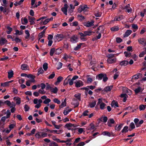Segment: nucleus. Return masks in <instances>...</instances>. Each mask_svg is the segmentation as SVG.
<instances>
[{
	"label": "nucleus",
	"mask_w": 146,
	"mask_h": 146,
	"mask_svg": "<svg viewBox=\"0 0 146 146\" xmlns=\"http://www.w3.org/2000/svg\"><path fill=\"white\" fill-rule=\"evenodd\" d=\"M33 102L34 104H36L35 106V107L38 109L41 106V103L42 102V101L41 99L38 100L36 98L33 100Z\"/></svg>",
	"instance_id": "1"
},
{
	"label": "nucleus",
	"mask_w": 146,
	"mask_h": 146,
	"mask_svg": "<svg viewBox=\"0 0 146 146\" xmlns=\"http://www.w3.org/2000/svg\"><path fill=\"white\" fill-rule=\"evenodd\" d=\"M78 38L77 36L76 35H74L70 37V40L72 43H75L78 42Z\"/></svg>",
	"instance_id": "2"
},
{
	"label": "nucleus",
	"mask_w": 146,
	"mask_h": 146,
	"mask_svg": "<svg viewBox=\"0 0 146 146\" xmlns=\"http://www.w3.org/2000/svg\"><path fill=\"white\" fill-rule=\"evenodd\" d=\"M68 5L67 4H65L64 7L61 8V11L63 12V13L66 15H67V9L68 8Z\"/></svg>",
	"instance_id": "3"
},
{
	"label": "nucleus",
	"mask_w": 146,
	"mask_h": 146,
	"mask_svg": "<svg viewBox=\"0 0 146 146\" xmlns=\"http://www.w3.org/2000/svg\"><path fill=\"white\" fill-rule=\"evenodd\" d=\"M139 43L142 45H146V39L144 38H140L138 40Z\"/></svg>",
	"instance_id": "4"
},
{
	"label": "nucleus",
	"mask_w": 146,
	"mask_h": 146,
	"mask_svg": "<svg viewBox=\"0 0 146 146\" xmlns=\"http://www.w3.org/2000/svg\"><path fill=\"white\" fill-rule=\"evenodd\" d=\"M102 134L104 135H106L110 137L111 136H113L114 135L112 132L111 133L107 131H104L102 132Z\"/></svg>",
	"instance_id": "5"
},
{
	"label": "nucleus",
	"mask_w": 146,
	"mask_h": 146,
	"mask_svg": "<svg viewBox=\"0 0 146 146\" xmlns=\"http://www.w3.org/2000/svg\"><path fill=\"white\" fill-rule=\"evenodd\" d=\"M65 127H66L69 130H73L74 129L72 128H71V127H75L76 126L73 124L69 123L66 124L65 125Z\"/></svg>",
	"instance_id": "6"
},
{
	"label": "nucleus",
	"mask_w": 146,
	"mask_h": 146,
	"mask_svg": "<svg viewBox=\"0 0 146 146\" xmlns=\"http://www.w3.org/2000/svg\"><path fill=\"white\" fill-rule=\"evenodd\" d=\"M54 38L58 41H60L62 40L64 38V36L63 35H56Z\"/></svg>",
	"instance_id": "7"
},
{
	"label": "nucleus",
	"mask_w": 146,
	"mask_h": 146,
	"mask_svg": "<svg viewBox=\"0 0 146 146\" xmlns=\"http://www.w3.org/2000/svg\"><path fill=\"white\" fill-rule=\"evenodd\" d=\"M123 10H125V11L128 13L131 12L132 11L131 8L130 7L129 4H128L127 5H126L123 8Z\"/></svg>",
	"instance_id": "8"
},
{
	"label": "nucleus",
	"mask_w": 146,
	"mask_h": 146,
	"mask_svg": "<svg viewBox=\"0 0 146 146\" xmlns=\"http://www.w3.org/2000/svg\"><path fill=\"white\" fill-rule=\"evenodd\" d=\"M75 86L76 87L78 88L82 86L83 85V82L81 80H78L75 82Z\"/></svg>",
	"instance_id": "9"
},
{
	"label": "nucleus",
	"mask_w": 146,
	"mask_h": 146,
	"mask_svg": "<svg viewBox=\"0 0 146 146\" xmlns=\"http://www.w3.org/2000/svg\"><path fill=\"white\" fill-rule=\"evenodd\" d=\"M21 69L23 70H29V67L28 66L27 64H23L21 66Z\"/></svg>",
	"instance_id": "10"
},
{
	"label": "nucleus",
	"mask_w": 146,
	"mask_h": 146,
	"mask_svg": "<svg viewBox=\"0 0 146 146\" xmlns=\"http://www.w3.org/2000/svg\"><path fill=\"white\" fill-rule=\"evenodd\" d=\"M72 104L74 106V108H76L78 106L79 103L77 100L74 99L72 102Z\"/></svg>",
	"instance_id": "11"
},
{
	"label": "nucleus",
	"mask_w": 146,
	"mask_h": 146,
	"mask_svg": "<svg viewBox=\"0 0 146 146\" xmlns=\"http://www.w3.org/2000/svg\"><path fill=\"white\" fill-rule=\"evenodd\" d=\"M47 29V27H46L45 29L43 31L40 33L38 34V40H39L40 39L42 38L44 35V33L45 32V30L46 29Z\"/></svg>",
	"instance_id": "12"
},
{
	"label": "nucleus",
	"mask_w": 146,
	"mask_h": 146,
	"mask_svg": "<svg viewBox=\"0 0 146 146\" xmlns=\"http://www.w3.org/2000/svg\"><path fill=\"white\" fill-rule=\"evenodd\" d=\"M132 31L131 30H128L125 32L123 35L124 37L128 36L132 33Z\"/></svg>",
	"instance_id": "13"
},
{
	"label": "nucleus",
	"mask_w": 146,
	"mask_h": 146,
	"mask_svg": "<svg viewBox=\"0 0 146 146\" xmlns=\"http://www.w3.org/2000/svg\"><path fill=\"white\" fill-rule=\"evenodd\" d=\"M129 63V62L127 61L123 60L121 62L119 63V65L122 66H126Z\"/></svg>",
	"instance_id": "14"
},
{
	"label": "nucleus",
	"mask_w": 146,
	"mask_h": 146,
	"mask_svg": "<svg viewBox=\"0 0 146 146\" xmlns=\"http://www.w3.org/2000/svg\"><path fill=\"white\" fill-rule=\"evenodd\" d=\"M142 76V75L141 74L138 73L136 75L133 76V78L135 80H137L141 78Z\"/></svg>",
	"instance_id": "15"
},
{
	"label": "nucleus",
	"mask_w": 146,
	"mask_h": 146,
	"mask_svg": "<svg viewBox=\"0 0 146 146\" xmlns=\"http://www.w3.org/2000/svg\"><path fill=\"white\" fill-rule=\"evenodd\" d=\"M113 88V86H108L106 87L105 88L104 90L106 92H108L110 91Z\"/></svg>",
	"instance_id": "16"
},
{
	"label": "nucleus",
	"mask_w": 146,
	"mask_h": 146,
	"mask_svg": "<svg viewBox=\"0 0 146 146\" xmlns=\"http://www.w3.org/2000/svg\"><path fill=\"white\" fill-rule=\"evenodd\" d=\"M50 91L56 94L58 92V89L56 87H54V88L52 87Z\"/></svg>",
	"instance_id": "17"
},
{
	"label": "nucleus",
	"mask_w": 146,
	"mask_h": 146,
	"mask_svg": "<svg viewBox=\"0 0 146 146\" xmlns=\"http://www.w3.org/2000/svg\"><path fill=\"white\" fill-rule=\"evenodd\" d=\"M7 42V40L5 38H1L0 40V44L1 45H3Z\"/></svg>",
	"instance_id": "18"
},
{
	"label": "nucleus",
	"mask_w": 146,
	"mask_h": 146,
	"mask_svg": "<svg viewBox=\"0 0 146 146\" xmlns=\"http://www.w3.org/2000/svg\"><path fill=\"white\" fill-rule=\"evenodd\" d=\"M104 74L101 73L96 76V78L99 80H101L103 77Z\"/></svg>",
	"instance_id": "19"
},
{
	"label": "nucleus",
	"mask_w": 146,
	"mask_h": 146,
	"mask_svg": "<svg viewBox=\"0 0 146 146\" xmlns=\"http://www.w3.org/2000/svg\"><path fill=\"white\" fill-rule=\"evenodd\" d=\"M116 58H114L113 59H111V58H108L107 60V62L110 64H111L115 62H116Z\"/></svg>",
	"instance_id": "20"
},
{
	"label": "nucleus",
	"mask_w": 146,
	"mask_h": 146,
	"mask_svg": "<svg viewBox=\"0 0 146 146\" xmlns=\"http://www.w3.org/2000/svg\"><path fill=\"white\" fill-rule=\"evenodd\" d=\"M96 103V101L95 100L93 102H90L89 103V106L91 108H92L95 107Z\"/></svg>",
	"instance_id": "21"
},
{
	"label": "nucleus",
	"mask_w": 146,
	"mask_h": 146,
	"mask_svg": "<svg viewBox=\"0 0 146 146\" xmlns=\"http://www.w3.org/2000/svg\"><path fill=\"white\" fill-rule=\"evenodd\" d=\"M122 126V124H121L118 125H116L115 126V129L117 131H119L120 130Z\"/></svg>",
	"instance_id": "22"
},
{
	"label": "nucleus",
	"mask_w": 146,
	"mask_h": 146,
	"mask_svg": "<svg viewBox=\"0 0 146 146\" xmlns=\"http://www.w3.org/2000/svg\"><path fill=\"white\" fill-rule=\"evenodd\" d=\"M69 76H68L64 80L63 84L64 85H67L69 83V81L70 80V78H69Z\"/></svg>",
	"instance_id": "23"
},
{
	"label": "nucleus",
	"mask_w": 146,
	"mask_h": 146,
	"mask_svg": "<svg viewBox=\"0 0 146 146\" xmlns=\"http://www.w3.org/2000/svg\"><path fill=\"white\" fill-rule=\"evenodd\" d=\"M102 14V13L101 12L97 11L95 12L94 15L96 17H99L101 16Z\"/></svg>",
	"instance_id": "24"
},
{
	"label": "nucleus",
	"mask_w": 146,
	"mask_h": 146,
	"mask_svg": "<svg viewBox=\"0 0 146 146\" xmlns=\"http://www.w3.org/2000/svg\"><path fill=\"white\" fill-rule=\"evenodd\" d=\"M108 120V118L106 116H104L103 117L101 118L100 119V121H101L104 122V123H106Z\"/></svg>",
	"instance_id": "25"
},
{
	"label": "nucleus",
	"mask_w": 146,
	"mask_h": 146,
	"mask_svg": "<svg viewBox=\"0 0 146 146\" xmlns=\"http://www.w3.org/2000/svg\"><path fill=\"white\" fill-rule=\"evenodd\" d=\"M94 128V124L92 123H91L87 128V129L89 130H92Z\"/></svg>",
	"instance_id": "26"
},
{
	"label": "nucleus",
	"mask_w": 146,
	"mask_h": 146,
	"mask_svg": "<svg viewBox=\"0 0 146 146\" xmlns=\"http://www.w3.org/2000/svg\"><path fill=\"white\" fill-rule=\"evenodd\" d=\"M134 91L136 94H137L140 92H142L141 88L140 87H139L134 90Z\"/></svg>",
	"instance_id": "27"
},
{
	"label": "nucleus",
	"mask_w": 146,
	"mask_h": 146,
	"mask_svg": "<svg viewBox=\"0 0 146 146\" xmlns=\"http://www.w3.org/2000/svg\"><path fill=\"white\" fill-rule=\"evenodd\" d=\"M25 33L26 35L25 36V38L26 39H28L29 38L30 35L28 30H26L25 31Z\"/></svg>",
	"instance_id": "28"
},
{
	"label": "nucleus",
	"mask_w": 146,
	"mask_h": 146,
	"mask_svg": "<svg viewBox=\"0 0 146 146\" xmlns=\"http://www.w3.org/2000/svg\"><path fill=\"white\" fill-rule=\"evenodd\" d=\"M66 99H65L64 101L62 102L60 106V108H63V107H65L66 105Z\"/></svg>",
	"instance_id": "29"
},
{
	"label": "nucleus",
	"mask_w": 146,
	"mask_h": 146,
	"mask_svg": "<svg viewBox=\"0 0 146 146\" xmlns=\"http://www.w3.org/2000/svg\"><path fill=\"white\" fill-rule=\"evenodd\" d=\"M111 105L112 107H113L114 106H115L116 107H119L117 102H116L114 100H113L112 101V103L111 104Z\"/></svg>",
	"instance_id": "30"
},
{
	"label": "nucleus",
	"mask_w": 146,
	"mask_h": 146,
	"mask_svg": "<svg viewBox=\"0 0 146 146\" xmlns=\"http://www.w3.org/2000/svg\"><path fill=\"white\" fill-rule=\"evenodd\" d=\"M43 68L44 71H46L48 68V64L46 62H45L44 63L43 66Z\"/></svg>",
	"instance_id": "31"
},
{
	"label": "nucleus",
	"mask_w": 146,
	"mask_h": 146,
	"mask_svg": "<svg viewBox=\"0 0 146 146\" xmlns=\"http://www.w3.org/2000/svg\"><path fill=\"white\" fill-rule=\"evenodd\" d=\"M15 98H16L15 99V100L16 101V104L18 105L20 104L21 102V98L18 97L17 98L14 97V99L15 100Z\"/></svg>",
	"instance_id": "32"
},
{
	"label": "nucleus",
	"mask_w": 146,
	"mask_h": 146,
	"mask_svg": "<svg viewBox=\"0 0 146 146\" xmlns=\"http://www.w3.org/2000/svg\"><path fill=\"white\" fill-rule=\"evenodd\" d=\"M119 29V27L117 26L113 27L111 28V30L113 31H117Z\"/></svg>",
	"instance_id": "33"
},
{
	"label": "nucleus",
	"mask_w": 146,
	"mask_h": 146,
	"mask_svg": "<svg viewBox=\"0 0 146 146\" xmlns=\"http://www.w3.org/2000/svg\"><path fill=\"white\" fill-rule=\"evenodd\" d=\"M55 50V54H59L61 53L62 50L60 48H58Z\"/></svg>",
	"instance_id": "34"
},
{
	"label": "nucleus",
	"mask_w": 146,
	"mask_h": 146,
	"mask_svg": "<svg viewBox=\"0 0 146 146\" xmlns=\"http://www.w3.org/2000/svg\"><path fill=\"white\" fill-rule=\"evenodd\" d=\"M83 44L82 43H80L79 44L77 45V46L74 48V50H77L79 49L81 47V45Z\"/></svg>",
	"instance_id": "35"
},
{
	"label": "nucleus",
	"mask_w": 146,
	"mask_h": 146,
	"mask_svg": "<svg viewBox=\"0 0 146 146\" xmlns=\"http://www.w3.org/2000/svg\"><path fill=\"white\" fill-rule=\"evenodd\" d=\"M93 22H88L86 24V26L87 27H90L94 25Z\"/></svg>",
	"instance_id": "36"
},
{
	"label": "nucleus",
	"mask_w": 146,
	"mask_h": 146,
	"mask_svg": "<svg viewBox=\"0 0 146 146\" xmlns=\"http://www.w3.org/2000/svg\"><path fill=\"white\" fill-rule=\"evenodd\" d=\"M13 72L11 70V72H8V78L10 79L13 77Z\"/></svg>",
	"instance_id": "37"
},
{
	"label": "nucleus",
	"mask_w": 146,
	"mask_h": 146,
	"mask_svg": "<svg viewBox=\"0 0 146 146\" xmlns=\"http://www.w3.org/2000/svg\"><path fill=\"white\" fill-rule=\"evenodd\" d=\"M106 106V104L104 103H102V104H100V108L101 110H103L105 108V107Z\"/></svg>",
	"instance_id": "38"
},
{
	"label": "nucleus",
	"mask_w": 146,
	"mask_h": 146,
	"mask_svg": "<svg viewBox=\"0 0 146 146\" xmlns=\"http://www.w3.org/2000/svg\"><path fill=\"white\" fill-rule=\"evenodd\" d=\"M7 28L8 30V31H7V34H9L13 31L12 28L9 26L7 27Z\"/></svg>",
	"instance_id": "39"
},
{
	"label": "nucleus",
	"mask_w": 146,
	"mask_h": 146,
	"mask_svg": "<svg viewBox=\"0 0 146 146\" xmlns=\"http://www.w3.org/2000/svg\"><path fill=\"white\" fill-rule=\"evenodd\" d=\"M128 126H125L124 127L123 129L121 131V132L122 133H126L128 131Z\"/></svg>",
	"instance_id": "40"
},
{
	"label": "nucleus",
	"mask_w": 146,
	"mask_h": 146,
	"mask_svg": "<svg viewBox=\"0 0 146 146\" xmlns=\"http://www.w3.org/2000/svg\"><path fill=\"white\" fill-rule=\"evenodd\" d=\"M80 95V94L78 93L75 94L74 96L78 100L80 101L81 100Z\"/></svg>",
	"instance_id": "41"
},
{
	"label": "nucleus",
	"mask_w": 146,
	"mask_h": 146,
	"mask_svg": "<svg viewBox=\"0 0 146 146\" xmlns=\"http://www.w3.org/2000/svg\"><path fill=\"white\" fill-rule=\"evenodd\" d=\"M139 121V119L138 118H135L134 120V121L137 127H139V125L138 124Z\"/></svg>",
	"instance_id": "42"
},
{
	"label": "nucleus",
	"mask_w": 146,
	"mask_h": 146,
	"mask_svg": "<svg viewBox=\"0 0 146 146\" xmlns=\"http://www.w3.org/2000/svg\"><path fill=\"white\" fill-rule=\"evenodd\" d=\"M29 21L30 22L31 25H33L35 24V22L33 21L32 19L31 18V17H29Z\"/></svg>",
	"instance_id": "43"
},
{
	"label": "nucleus",
	"mask_w": 146,
	"mask_h": 146,
	"mask_svg": "<svg viewBox=\"0 0 146 146\" xmlns=\"http://www.w3.org/2000/svg\"><path fill=\"white\" fill-rule=\"evenodd\" d=\"M44 72V71L43 70L42 67L38 69V74L39 75L40 74L43 73Z\"/></svg>",
	"instance_id": "44"
},
{
	"label": "nucleus",
	"mask_w": 146,
	"mask_h": 146,
	"mask_svg": "<svg viewBox=\"0 0 146 146\" xmlns=\"http://www.w3.org/2000/svg\"><path fill=\"white\" fill-rule=\"evenodd\" d=\"M55 51L54 48H51L50 52V55L51 56H52L54 53H55Z\"/></svg>",
	"instance_id": "45"
},
{
	"label": "nucleus",
	"mask_w": 146,
	"mask_h": 146,
	"mask_svg": "<svg viewBox=\"0 0 146 146\" xmlns=\"http://www.w3.org/2000/svg\"><path fill=\"white\" fill-rule=\"evenodd\" d=\"M6 117L8 118H9L10 117V115L11 114V112H10L9 110H7V111L6 113Z\"/></svg>",
	"instance_id": "46"
},
{
	"label": "nucleus",
	"mask_w": 146,
	"mask_h": 146,
	"mask_svg": "<svg viewBox=\"0 0 146 146\" xmlns=\"http://www.w3.org/2000/svg\"><path fill=\"white\" fill-rule=\"evenodd\" d=\"M9 84L8 82H6L3 83H1V86H3V87H5L6 86H8Z\"/></svg>",
	"instance_id": "47"
},
{
	"label": "nucleus",
	"mask_w": 146,
	"mask_h": 146,
	"mask_svg": "<svg viewBox=\"0 0 146 146\" xmlns=\"http://www.w3.org/2000/svg\"><path fill=\"white\" fill-rule=\"evenodd\" d=\"M55 76V74L54 72H53L48 78L49 79H51L53 78Z\"/></svg>",
	"instance_id": "48"
},
{
	"label": "nucleus",
	"mask_w": 146,
	"mask_h": 146,
	"mask_svg": "<svg viewBox=\"0 0 146 146\" xmlns=\"http://www.w3.org/2000/svg\"><path fill=\"white\" fill-rule=\"evenodd\" d=\"M108 79V78L107 77L106 75L104 74L103 76V81L104 82H106Z\"/></svg>",
	"instance_id": "49"
},
{
	"label": "nucleus",
	"mask_w": 146,
	"mask_h": 146,
	"mask_svg": "<svg viewBox=\"0 0 146 146\" xmlns=\"http://www.w3.org/2000/svg\"><path fill=\"white\" fill-rule=\"evenodd\" d=\"M84 32L86 36H90L91 35V32L90 31H84Z\"/></svg>",
	"instance_id": "50"
},
{
	"label": "nucleus",
	"mask_w": 146,
	"mask_h": 146,
	"mask_svg": "<svg viewBox=\"0 0 146 146\" xmlns=\"http://www.w3.org/2000/svg\"><path fill=\"white\" fill-rule=\"evenodd\" d=\"M50 101L51 100L49 98H47L45 99V100L43 102L44 104H47L50 102Z\"/></svg>",
	"instance_id": "51"
},
{
	"label": "nucleus",
	"mask_w": 146,
	"mask_h": 146,
	"mask_svg": "<svg viewBox=\"0 0 146 146\" xmlns=\"http://www.w3.org/2000/svg\"><path fill=\"white\" fill-rule=\"evenodd\" d=\"M25 110V111H28L30 109V107L27 104H25L24 106Z\"/></svg>",
	"instance_id": "52"
},
{
	"label": "nucleus",
	"mask_w": 146,
	"mask_h": 146,
	"mask_svg": "<svg viewBox=\"0 0 146 146\" xmlns=\"http://www.w3.org/2000/svg\"><path fill=\"white\" fill-rule=\"evenodd\" d=\"M124 54L125 56L126 57H129L131 55V53L127 52H124Z\"/></svg>",
	"instance_id": "53"
},
{
	"label": "nucleus",
	"mask_w": 146,
	"mask_h": 146,
	"mask_svg": "<svg viewBox=\"0 0 146 146\" xmlns=\"http://www.w3.org/2000/svg\"><path fill=\"white\" fill-rule=\"evenodd\" d=\"M139 109L140 111L143 110L145 109L144 105H141L139 106Z\"/></svg>",
	"instance_id": "54"
},
{
	"label": "nucleus",
	"mask_w": 146,
	"mask_h": 146,
	"mask_svg": "<svg viewBox=\"0 0 146 146\" xmlns=\"http://www.w3.org/2000/svg\"><path fill=\"white\" fill-rule=\"evenodd\" d=\"M53 101L54 103H56L58 104H60V101L56 98L54 99Z\"/></svg>",
	"instance_id": "55"
},
{
	"label": "nucleus",
	"mask_w": 146,
	"mask_h": 146,
	"mask_svg": "<svg viewBox=\"0 0 146 146\" xmlns=\"http://www.w3.org/2000/svg\"><path fill=\"white\" fill-rule=\"evenodd\" d=\"M63 78L62 77L59 76L57 78L56 83L60 82L63 79Z\"/></svg>",
	"instance_id": "56"
},
{
	"label": "nucleus",
	"mask_w": 146,
	"mask_h": 146,
	"mask_svg": "<svg viewBox=\"0 0 146 146\" xmlns=\"http://www.w3.org/2000/svg\"><path fill=\"white\" fill-rule=\"evenodd\" d=\"M68 58H70V56H68L66 54H64V57H63V58L64 60H66Z\"/></svg>",
	"instance_id": "57"
},
{
	"label": "nucleus",
	"mask_w": 146,
	"mask_h": 146,
	"mask_svg": "<svg viewBox=\"0 0 146 146\" xmlns=\"http://www.w3.org/2000/svg\"><path fill=\"white\" fill-rule=\"evenodd\" d=\"M46 90H50L52 87H51L48 83H46Z\"/></svg>",
	"instance_id": "58"
},
{
	"label": "nucleus",
	"mask_w": 146,
	"mask_h": 146,
	"mask_svg": "<svg viewBox=\"0 0 146 146\" xmlns=\"http://www.w3.org/2000/svg\"><path fill=\"white\" fill-rule=\"evenodd\" d=\"M50 146H58V144L55 142H53L49 144Z\"/></svg>",
	"instance_id": "59"
},
{
	"label": "nucleus",
	"mask_w": 146,
	"mask_h": 146,
	"mask_svg": "<svg viewBox=\"0 0 146 146\" xmlns=\"http://www.w3.org/2000/svg\"><path fill=\"white\" fill-rule=\"evenodd\" d=\"M146 54V52L145 51H143L140 54L139 56L140 57H143L144 55L145 54Z\"/></svg>",
	"instance_id": "60"
},
{
	"label": "nucleus",
	"mask_w": 146,
	"mask_h": 146,
	"mask_svg": "<svg viewBox=\"0 0 146 146\" xmlns=\"http://www.w3.org/2000/svg\"><path fill=\"white\" fill-rule=\"evenodd\" d=\"M41 133L40 132L36 133L35 135L36 137L38 138H41Z\"/></svg>",
	"instance_id": "61"
},
{
	"label": "nucleus",
	"mask_w": 146,
	"mask_h": 146,
	"mask_svg": "<svg viewBox=\"0 0 146 146\" xmlns=\"http://www.w3.org/2000/svg\"><path fill=\"white\" fill-rule=\"evenodd\" d=\"M23 21L24 23H22V24L23 25H26L28 22V20L26 18H24V19Z\"/></svg>",
	"instance_id": "62"
},
{
	"label": "nucleus",
	"mask_w": 146,
	"mask_h": 146,
	"mask_svg": "<svg viewBox=\"0 0 146 146\" xmlns=\"http://www.w3.org/2000/svg\"><path fill=\"white\" fill-rule=\"evenodd\" d=\"M15 104L14 102H12L11 103H10V106L9 107L11 108H12L13 107H15Z\"/></svg>",
	"instance_id": "63"
},
{
	"label": "nucleus",
	"mask_w": 146,
	"mask_h": 146,
	"mask_svg": "<svg viewBox=\"0 0 146 146\" xmlns=\"http://www.w3.org/2000/svg\"><path fill=\"white\" fill-rule=\"evenodd\" d=\"M89 8L88 7H87V5H85L84 6L82 7V9L83 10V11L84 12H86L87 11V9Z\"/></svg>",
	"instance_id": "64"
}]
</instances>
